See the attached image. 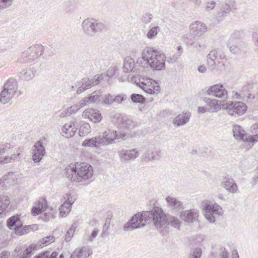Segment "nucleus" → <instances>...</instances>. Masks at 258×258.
I'll list each match as a JSON object with an SVG mask.
<instances>
[{
  "label": "nucleus",
  "mask_w": 258,
  "mask_h": 258,
  "mask_svg": "<svg viewBox=\"0 0 258 258\" xmlns=\"http://www.w3.org/2000/svg\"><path fill=\"white\" fill-rule=\"evenodd\" d=\"M3 147V146H0V156L4 154L5 152V149Z\"/></svg>",
  "instance_id": "obj_51"
},
{
  "label": "nucleus",
  "mask_w": 258,
  "mask_h": 258,
  "mask_svg": "<svg viewBox=\"0 0 258 258\" xmlns=\"http://www.w3.org/2000/svg\"><path fill=\"white\" fill-rule=\"evenodd\" d=\"M206 103L209 106V110L212 111H217L221 108L220 104H218V101L216 99L208 100Z\"/></svg>",
  "instance_id": "obj_31"
},
{
  "label": "nucleus",
  "mask_w": 258,
  "mask_h": 258,
  "mask_svg": "<svg viewBox=\"0 0 258 258\" xmlns=\"http://www.w3.org/2000/svg\"><path fill=\"white\" fill-rule=\"evenodd\" d=\"M235 98L237 99L240 98L241 97L240 94H239L237 92L235 93Z\"/></svg>",
  "instance_id": "obj_53"
},
{
  "label": "nucleus",
  "mask_w": 258,
  "mask_h": 258,
  "mask_svg": "<svg viewBox=\"0 0 258 258\" xmlns=\"http://www.w3.org/2000/svg\"><path fill=\"white\" fill-rule=\"evenodd\" d=\"M202 253V249L200 247H196L191 250L188 258H201Z\"/></svg>",
  "instance_id": "obj_34"
},
{
  "label": "nucleus",
  "mask_w": 258,
  "mask_h": 258,
  "mask_svg": "<svg viewBox=\"0 0 258 258\" xmlns=\"http://www.w3.org/2000/svg\"><path fill=\"white\" fill-rule=\"evenodd\" d=\"M218 197L220 199H223V195L222 194H219Z\"/></svg>",
  "instance_id": "obj_54"
},
{
  "label": "nucleus",
  "mask_w": 258,
  "mask_h": 258,
  "mask_svg": "<svg viewBox=\"0 0 258 258\" xmlns=\"http://www.w3.org/2000/svg\"><path fill=\"white\" fill-rule=\"evenodd\" d=\"M33 153V160L35 163H38L40 161L44 156L45 151L44 146H34Z\"/></svg>",
  "instance_id": "obj_19"
},
{
  "label": "nucleus",
  "mask_w": 258,
  "mask_h": 258,
  "mask_svg": "<svg viewBox=\"0 0 258 258\" xmlns=\"http://www.w3.org/2000/svg\"><path fill=\"white\" fill-rule=\"evenodd\" d=\"M167 207L173 213H180L184 209L182 202L179 199L171 196L166 198Z\"/></svg>",
  "instance_id": "obj_10"
},
{
  "label": "nucleus",
  "mask_w": 258,
  "mask_h": 258,
  "mask_svg": "<svg viewBox=\"0 0 258 258\" xmlns=\"http://www.w3.org/2000/svg\"><path fill=\"white\" fill-rule=\"evenodd\" d=\"M65 170L66 177L70 180L77 182L89 180L93 175L92 166L85 162L71 163Z\"/></svg>",
  "instance_id": "obj_2"
},
{
  "label": "nucleus",
  "mask_w": 258,
  "mask_h": 258,
  "mask_svg": "<svg viewBox=\"0 0 258 258\" xmlns=\"http://www.w3.org/2000/svg\"><path fill=\"white\" fill-rule=\"evenodd\" d=\"M131 99L134 102H144L145 101V98L143 96L140 94H133L131 96Z\"/></svg>",
  "instance_id": "obj_38"
},
{
  "label": "nucleus",
  "mask_w": 258,
  "mask_h": 258,
  "mask_svg": "<svg viewBox=\"0 0 258 258\" xmlns=\"http://www.w3.org/2000/svg\"><path fill=\"white\" fill-rule=\"evenodd\" d=\"M71 204L64 202L59 208V214L61 217H66L70 212L71 209Z\"/></svg>",
  "instance_id": "obj_26"
},
{
  "label": "nucleus",
  "mask_w": 258,
  "mask_h": 258,
  "mask_svg": "<svg viewBox=\"0 0 258 258\" xmlns=\"http://www.w3.org/2000/svg\"><path fill=\"white\" fill-rule=\"evenodd\" d=\"M242 94H243V95H246V94L244 93H243Z\"/></svg>",
  "instance_id": "obj_62"
},
{
  "label": "nucleus",
  "mask_w": 258,
  "mask_h": 258,
  "mask_svg": "<svg viewBox=\"0 0 258 258\" xmlns=\"http://www.w3.org/2000/svg\"><path fill=\"white\" fill-rule=\"evenodd\" d=\"M52 217L53 214L52 212L45 213L42 217V219L44 221H48Z\"/></svg>",
  "instance_id": "obj_42"
},
{
  "label": "nucleus",
  "mask_w": 258,
  "mask_h": 258,
  "mask_svg": "<svg viewBox=\"0 0 258 258\" xmlns=\"http://www.w3.org/2000/svg\"><path fill=\"white\" fill-rule=\"evenodd\" d=\"M123 100V97L121 95H117L115 97V98L113 99V101L114 102H116L117 103H120Z\"/></svg>",
  "instance_id": "obj_45"
},
{
  "label": "nucleus",
  "mask_w": 258,
  "mask_h": 258,
  "mask_svg": "<svg viewBox=\"0 0 258 258\" xmlns=\"http://www.w3.org/2000/svg\"><path fill=\"white\" fill-rule=\"evenodd\" d=\"M180 49H181V46H179V47H178V49L179 50H180Z\"/></svg>",
  "instance_id": "obj_61"
},
{
  "label": "nucleus",
  "mask_w": 258,
  "mask_h": 258,
  "mask_svg": "<svg viewBox=\"0 0 258 258\" xmlns=\"http://www.w3.org/2000/svg\"><path fill=\"white\" fill-rule=\"evenodd\" d=\"M205 149H207V148L206 147H205V148H204V150H205Z\"/></svg>",
  "instance_id": "obj_63"
},
{
  "label": "nucleus",
  "mask_w": 258,
  "mask_h": 258,
  "mask_svg": "<svg viewBox=\"0 0 258 258\" xmlns=\"http://www.w3.org/2000/svg\"><path fill=\"white\" fill-rule=\"evenodd\" d=\"M199 154H200L202 156H203L205 155V154L204 153H203V152L202 153H199Z\"/></svg>",
  "instance_id": "obj_58"
},
{
  "label": "nucleus",
  "mask_w": 258,
  "mask_h": 258,
  "mask_svg": "<svg viewBox=\"0 0 258 258\" xmlns=\"http://www.w3.org/2000/svg\"><path fill=\"white\" fill-rule=\"evenodd\" d=\"M78 226V223L77 222H74L72 224L71 227L67 231L66 234L65 235V240L67 242H69L71 240L74 235L75 230Z\"/></svg>",
  "instance_id": "obj_30"
},
{
  "label": "nucleus",
  "mask_w": 258,
  "mask_h": 258,
  "mask_svg": "<svg viewBox=\"0 0 258 258\" xmlns=\"http://www.w3.org/2000/svg\"><path fill=\"white\" fill-rule=\"evenodd\" d=\"M10 204V198L5 195H0V215L8 208Z\"/></svg>",
  "instance_id": "obj_24"
},
{
  "label": "nucleus",
  "mask_w": 258,
  "mask_h": 258,
  "mask_svg": "<svg viewBox=\"0 0 258 258\" xmlns=\"http://www.w3.org/2000/svg\"><path fill=\"white\" fill-rule=\"evenodd\" d=\"M160 29L159 27L156 26L151 29L147 33V36L149 38H152L156 36L159 32Z\"/></svg>",
  "instance_id": "obj_37"
},
{
  "label": "nucleus",
  "mask_w": 258,
  "mask_h": 258,
  "mask_svg": "<svg viewBox=\"0 0 258 258\" xmlns=\"http://www.w3.org/2000/svg\"><path fill=\"white\" fill-rule=\"evenodd\" d=\"M10 256V252L8 251H4L1 253V258H9Z\"/></svg>",
  "instance_id": "obj_44"
},
{
  "label": "nucleus",
  "mask_w": 258,
  "mask_h": 258,
  "mask_svg": "<svg viewBox=\"0 0 258 258\" xmlns=\"http://www.w3.org/2000/svg\"><path fill=\"white\" fill-rule=\"evenodd\" d=\"M19 220V216L17 215H14L8 219L7 226L10 228H12Z\"/></svg>",
  "instance_id": "obj_36"
},
{
  "label": "nucleus",
  "mask_w": 258,
  "mask_h": 258,
  "mask_svg": "<svg viewBox=\"0 0 258 258\" xmlns=\"http://www.w3.org/2000/svg\"><path fill=\"white\" fill-rule=\"evenodd\" d=\"M247 90V87H244V88H243V90H242V91H243V92H244V91H246Z\"/></svg>",
  "instance_id": "obj_56"
},
{
  "label": "nucleus",
  "mask_w": 258,
  "mask_h": 258,
  "mask_svg": "<svg viewBox=\"0 0 258 258\" xmlns=\"http://www.w3.org/2000/svg\"><path fill=\"white\" fill-rule=\"evenodd\" d=\"M231 258H239L238 251L236 249H234L232 252Z\"/></svg>",
  "instance_id": "obj_46"
},
{
  "label": "nucleus",
  "mask_w": 258,
  "mask_h": 258,
  "mask_svg": "<svg viewBox=\"0 0 258 258\" xmlns=\"http://www.w3.org/2000/svg\"><path fill=\"white\" fill-rule=\"evenodd\" d=\"M139 86L146 93L150 94H157L160 92V87L158 83L152 79H143L138 83Z\"/></svg>",
  "instance_id": "obj_7"
},
{
  "label": "nucleus",
  "mask_w": 258,
  "mask_h": 258,
  "mask_svg": "<svg viewBox=\"0 0 258 258\" xmlns=\"http://www.w3.org/2000/svg\"><path fill=\"white\" fill-rule=\"evenodd\" d=\"M223 108L225 109L229 115L237 117L246 113L247 110V105L240 101H234L224 104Z\"/></svg>",
  "instance_id": "obj_5"
},
{
  "label": "nucleus",
  "mask_w": 258,
  "mask_h": 258,
  "mask_svg": "<svg viewBox=\"0 0 258 258\" xmlns=\"http://www.w3.org/2000/svg\"><path fill=\"white\" fill-rule=\"evenodd\" d=\"M16 86V84L14 80H9L0 94V102L5 104L9 101L15 93Z\"/></svg>",
  "instance_id": "obj_6"
},
{
  "label": "nucleus",
  "mask_w": 258,
  "mask_h": 258,
  "mask_svg": "<svg viewBox=\"0 0 258 258\" xmlns=\"http://www.w3.org/2000/svg\"><path fill=\"white\" fill-rule=\"evenodd\" d=\"M203 207L205 213V217L211 223H214L216 219L222 215V208L216 203L206 201L203 202Z\"/></svg>",
  "instance_id": "obj_4"
},
{
  "label": "nucleus",
  "mask_w": 258,
  "mask_h": 258,
  "mask_svg": "<svg viewBox=\"0 0 258 258\" xmlns=\"http://www.w3.org/2000/svg\"><path fill=\"white\" fill-rule=\"evenodd\" d=\"M38 47L39 48V49H42V46H38Z\"/></svg>",
  "instance_id": "obj_60"
},
{
  "label": "nucleus",
  "mask_w": 258,
  "mask_h": 258,
  "mask_svg": "<svg viewBox=\"0 0 258 258\" xmlns=\"http://www.w3.org/2000/svg\"><path fill=\"white\" fill-rule=\"evenodd\" d=\"M105 234V232L103 231L102 233L101 234V236H103V234Z\"/></svg>",
  "instance_id": "obj_59"
},
{
  "label": "nucleus",
  "mask_w": 258,
  "mask_h": 258,
  "mask_svg": "<svg viewBox=\"0 0 258 258\" xmlns=\"http://www.w3.org/2000/svg\"><path fill=\"white\" fill-rule=\"evenodd\" d=\"M16 175L14 172H9L4 175L0 179V187H4L7 184H13L15 183Z\"/></svg>",
  "instance_id": "obj_20"
},
{
  "label": "nucleus",
  "mask_w": 258,
  "mask_h": 258,
  "mask_svg": "<svg viewBox=\"0 0 258 258\" xmlns=\"http://www.w3.org/2000/svg\"><path fill=\"white\" fill-rule=\"evenodd\" d=\"M168 224H170L171 226L175 228H179L181 222L177 218L174 217H170L168 218Z\"/></svg>",
  "instance_id": "obj_35"
},
{
  "label": "nucleus",
  "mask_w": 258,
  "mask_h": 258,
  "mask_svg": "<svg viewBox=\"0 0 258 258\" xmlns=\"http://www.w3.org/2000/svg\"><path fill=\"white\" fill-rule=\"evenodd\" d=\"M258 182V175H256L253 177V179L252 181V184L253 185L256 184Z\"/></svg>",
  "instance_id": "obj_49"
},
{
  "label": "nucleus",
  "mask_w": 258,
  "mask_h": 258,
  "mask_svg": "<svg viewBox=\"0 0 258 258\" xmlns=\"http://www.w3.org/2000/svg\"><path fill=\"white\" fill-rule=\"evenodd\" d=\"M189 118V115L185 113H182L177 116L174 119V124L177 125H183L186 123Z\"/></svg>",
  "instance_id": "obj_22"
},
{
  "label": "nucleus",
  "mask_w": 258,
  "mask_h": 258,
  "mask_svg": "<svg viewBox=\"0 0 258 258\" xmlns=\"http://www.w3.org/2000/svg\"><path fill=\"white\" fill-rule=\"evenodd\" d=\"M48 208L47 203L45 199H40L35 203L31 209L33 216H37L45 211Z\"/></svg>",
  "instance_id": "obj_12"
},
{
  "label": "nucleus",
  "mask_w": 258,
  "mask_h": 258,
  "mask_svg": "<svg viewBox=\"0 0 258 258\" xmlns=\"http://www.w3.org/2000/svg\"><path fill=\"white\" fill-rule=\"evenodd\" d=\"M90 132V126L88 123H83L80 127L79 133L80 136H85Z\"/></svg>",
  "instance_id": "obj_32"
},
{
  "label": "nucleus",
  "mask_w": 258,
  "mask_h": 258,
  "mask_svg": "<svg viewBox=\"0 0 258 258\" xmlns=\"http://www.w3.org/2000/svg\"><path fill=\"white\" fill-rule=\"evenodd\" d=\"M9 0H1V2L4 3H7L9 1Z\"/></svg>",
  "instance_id": "obj_55"
},
{
  "label": "nucleus",
  "mask_w": 258,
  "mask_h": 258,
  "mask_svg": "<svg viewBox=\"0 0 258 258\" xmlns=\"http://www.w3.org/2000/svg\"><path fill=\"white\" fill-rule=\"evenodd\" d=\"M207 94L217 97L221 98L227 95V91L222 85L216 84L211 86L208 89Z\"/></svg>",
  "instance_id": "obj_14"
},
{
  "label": "nucleus",
  "mask_w": 258,
  "mask_h": 258,
  "mask_svg": "<svg viewBox=\"0 0 258 258\" xmlns=\"http://www.w3.org/2000/svg\"><path fill=\"white\" fill-rule=\"evenodd\" d=\"M135 66V61L133 59L127 57L125 59L123 63V69L126 72H129L133 70Z\"/></svg>",
  "instance_id": "obj_29"
},
{
  "label": "nucleus",
  "mask_w": 258,
  "mask_h": 258,
  "mask_svg": "<svg viewBox=\"0 0 258 258\" xmlns=\"http://www.w3.org/2000/svg\"><path fill=\"white\" fill-rule=\"evenodd\" d=\"M233 136L237 140H242L248 143H253L258 141V134L247 136L245 131L238 125H235L233 128Z\"/></svg>",
  "instance_id": "obj_8"
},
{
  "label": "nucleus",
  "mask_w": 258,
  "mask_h": 258,
  "mask_svg": "<svg viewBox=\"0 0 258 258\" xmlns=\"http://www.w3.org/2000/svg\"><path fill=\"white\" fill-rule=\"evenodd\" d=\"M206 109L204 107H199L198 108V112L199 113H204L206 112Z\"/></svg>",
  "instance_id": "obj_48"
},
{
  "label": "nucleus",
  "mask_w": 258,
  "mask_h": 258,
  "mask_svg": "<svg viewBox=\"0 0 258 258\" xmlns=\"http://www.w3.org/2000/svg\"><path fill=\"white\" fill-rule=\"evenodd\" d=\"M32 227H35L37 228L36 225H29L27 226H23L22 225H18L16 227L15 232L18 235H23L29 232L30 229H32Z\"/></svg>",
  "instance_id": "obj_25"
},
{
  "label": "nucleus",
  "mask_w": 258,
  "mask_h": 258,
  "mask_svg": "<svg viewBox=\"0 0 258 258\" xmlns=\"http://www.w3.org/2000/svg\"><path fill=\"white\" fill-rule=\"evenodd\" d=\"M206 67L205 66H200L199 68V71L200 72H202V73H203L205 71H206Z\"/></svg>",
  "instance_id": "obj_50"
},
{
  "label": "nucleus",
  "mask_w": 258,
  "mask_h": 258,
  "mask_svg": "<svg viewBox=\"0 0 258 258\" xmlns=\"http://www.w3.org/2000/svg\"><path fill=\"white\" fill-rule=\"evenodd\" d=\"M15 252L17 253V256L20 258H29L32 252L31 247H17L15 249Z\"/></svg>",
  "instance_id": "obj_21"
},
{
  "label": "nucleus",
  "mask_w": 258,
  "mask_h": 258,
  "mask_svg": "<svg viewBox=\"0 0 258 258\" xmlns=\"http://www.w3.org/2000/svg\"><path fill=\"white\" fill-rule=\"evenodd\" d=\"M99 230L98 229H94L92 232L91 234L88 236L87 239V241L92 242L94 240L95 238L97 236L99 233Z\"/></svg>",
  "instance_id": "obj_39"
},
{
  "label": "nucleus",
  "mask_w": 258,
  "mask_h": 258,
  "mask_svg": "<svg viewBox=\"0 0 258 258\" xmlns=\"http://www.w3.org/2000/svg\"><path fill=\"white\" fill-rule=\"evenodd\" d=\"M199 211L197 209H190L180 212V217L188 223H193L198 220Z\"/></svg>",
  "instance_id": "obj_11"
},
{
  "label": "nucleus",
  "mask_w": 258,
  "mask_h": 258,
  "mask_svg": "<svg viewBox=\"0 0 258 258\" xmlns=\"http://www.w3.org/2000/svg\"><path fill=\"white\" fill-rule=\"evenodd\" d=\"M57 255L58 253L56 251H54L50 254L49 251H46L35 256L34 258H56Z\"/></svg>",
  "instance_id": "obj_33"
},
{
  "label": "nucleus",
  "mask_w": 258,
  "mask_h": 258,
  "mask_svg": "<svg viewBox=\"0 0 258 258\" xmlns=\"http://www.w3.org/2000/svg\"><path fill=\"white\" fill-rule=\"evenodd\" d=\"M143 58L154 70H161L165 67V56L157 50L152 48L144 50Z\"/></svg>",
  "instance_id": "obj_3"
},
{
  "label": "nucleus",
  "mask_w": 258,
  "mask_h": 258,
  "mask_svg": "<svg viewBox=\"0 0 258 258\" xmlns=\"http://www.w3.org/2000/svg\"><path fill=\"white\" fill-rule=\"evenodd\" d=\"M160 152L153 150L148 151L143 155V158L144 159L147 160L148 161H153L158 159L157 157L160 156Z\"/></svg>",
  "instance_id": "obj_27"
},
{
  "label": "nucleus",
  "mask_w": 258,
  "mask_h": 258,
  "mask_svg": "<svg viewBox=\"0 0 258 258\" xmlns=\"http://www.w3.org/2000/svg\"><path fill=\"white\" fill-rule=\"evenodd\" d=\"M113 102V100L111 97L110 96H107L105 99H104V102L107 104H109L110 103H112Z\"/></svg>",
  "instance_id": "obj_47"
},
{
  "label": "nucleus",
  "mask_w": 258,
  "mask_h": 258,
  "mask_svg": "<svg viewBox=\"0 0 258 258\" xmlns=\"http://www.w3.org/2000/svg\"><path fill=\"white\" fill-rule=\"evenodd\" d=\"M97 143V138H93L89 140H86L83 145H95Z\"/></svg>",
  "instance_id": "obj_41"
},
{
  "label": "nucleus",
  "mask_w": 258,
  "mask_h": 258,
  "mask_svg": "<svg viewBox=\"0 0 258 258\" xmlns=\"http://www.w3.org/2000/svg\"><path fill=\"white\" fill-rule=\"evenodd\" d=\"M59 258H63V254H61L60 255H59Z\"/></svg>",
  "instance_id": "obj_57"
},
{
  "label": "nucleus",
  "mask_w": 258,
  "mask_h": 258,
  "mask_svg": "<svg viewBox=\"0 0 258 258\" xmlns=\"http://www.w3.org/2000/svg\"><path fill=\"white\" fill-rule=\"evenodd\" d=\"M67 199L64 201L65 202H67L68 204L71 203V206L74 203L76 199L75 195H72V194H69L67 195Z\"/></svg>",
  "instance_id": "obj_40"
},
{
  "label": "nucleus",
  "mask_w": 258,
  "mask_h": 258,
  "mask_svg": "<svg viewBox=\"0 0 258 258\" xmlns=\"http://www.w3.org/2000/svg\"><path fill=\"white\" fill-rule=\"evenodd\" d=\"M151 221H153L155 227L159 231L168 225V218L163 210L161 208L154 207L150 211H143L135 215L124 225L123 229L129 231L140 228Z\"/></svg>",
  "instance_id": "obj_1"
},
{
  "label": "nucleus",
  "mask_w": 258,
  "mask_h": 258,
  "mask_svg": "<svg viewBox=\"0 0 258 258\" xmlns=\"http://www.w3.org/2000/svg\"><path fill=\"white\" fill-rule=\"evenodd\" d=\"M197 153H198V150H197V149H193L190 152V154H192V155H194V154H197Z\"/></svg>",
  "instance_id": "obj_52"
},
{
  "label": "nucleus",
  "mask_w": 258,
  "mask_h": 258,
  "mask_svg": "<svg viewBox=\"0 0 258 258\" xmlns=\"http://www.w3.org/2000/svg\"><path fill=\"white\" fill-rule=\"evenodd\" d=\"M220 186L231 194L236 193L238 189L235 180L231 176L227 174L222 177Z\"/></svg>",
  "instance_id": "obj_9"
},
{
  "label": "nucleus",
  "mask_w": 258,
  "mask_h": 258,
  "mask_svg": "<svg viewBox=\"0 0 258 258\" xmlns=\"http://www.w3.org/2000/svg\"><path fill=\"white\" fill-rule=\"evenodd\" d=\"M213 258H228L229 253L225 248L222 246H212V251L211 252Z\"/></svg>",
  "instance_id": "obj_18"
},
{
  "label": "nucleus",
  "mask_w": 258,
  "mask_h": 258,
  "mask_svg": "<svg viewBox=\"0 0 258 258\" xmlns=\"http://www.w3.org/2000/svg\"><path fill=\"white\" fill-rule=\"evenodd\" d=\"M116 138L117 134L116 131L107 130L103 133L101 140L109 142L115 140Z\"/></svg>",
  "instance_id": "obj_23"
},
{
  "label": "nucleus",
  "mask_w": 258,
  "mask_h": 258,
  "mask_svg": "<svg viewBox=\"0 0 258 258\" xmlns=\"http://www.w3.org/2000/svg\"><path fill=\"white\" fill-rule=\"evenodd\" d=\"M92 249L86 246L76 249L72 253L70 258H87L92 254Z\"/></svg>",
  "instance_id": "obj_15"
},
{
  "label": "nucleus",
  "mask_w": 258,
  "mask_h": 258,
  "mask_svg": "<svg viewBox=\"0 0 258 258\" xmlns=\"http://www.w3.org/2000/svg\"><path fill=\"white\" fill-rule=\"evenodd\" d=\"M77 128L74 122L66 123L61 128L62 135L67 138H70L73 137L77 132Z\"/></svg>",
  "instance_id": "obj_17"
},
{
  "label": "nucleus",
  "mask_w": 258,
  "mask_h": 258,
  "mask_svg": "<svg viewBox=\"0 0 258 258\" xmlns=\"http://www.w3.org/2000/svg\"><path fill=\"white\" fill-rule=\"evenodd\" d=\"M83 116L94 123L99 122L102 119V116L99 111L92 108L86 109L83 112Z\"/></svg>",
  "instance_id": "obj_13"
},
{
  "label": "nucleus",
  "mask_w": 258,
  "mask_h": 258,
  "mask_svg": "<svg viewBox=\"0 0 258 258\" xmlns=\"http://www.w3.org/2000/svg\"><path fill=\"white\" fill-rule=\"evenodd\" d=\"M55 239V238L53 235L47 236L40 239L37 243V245L39 247L46 246L54 242Z\"/></svg>",
  "instance_id": "obj_28"
},
{
  "label": "nucleus",
  "mask_w": 258,
  "mask_h": 258,
  "mask_svg": "<svg viewBox=\"0 0 258 258\" xmlns=\"http://www.w3.org/2000/svg\"><path fill=\"white\" fill-rule=\"evenodd\" d=\"M19 155H20V153H18V154H17V155H12V156H11V158H9L8 157H7V158H5L3 161V162H4V163H7L8 162H10V160H11V159H14L16 158H17V156H18Z\"/></svg>",
  "instance_id": "obj_43"
},
{
  "label": "nucleus",
  "mask_w": 258,
  "mask_h": 258,
  "mask_svg": "<svg viewBox=\"0 0 258 258\" xmlns=\"http://www.w3.org/2000/svg\"><path fill=\"white\" fill-rule=\"evenodd\" d=\"M120 160L122 162L135 159L139 156L138 151L134 149L130 150H122L119 153Z\"/></svg>",
  "instance_id": "obj_16"
}]
</instances>
